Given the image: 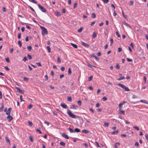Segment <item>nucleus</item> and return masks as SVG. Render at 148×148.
<instances>
[{"mask_svg":"<svg viewBox=\"0 0 148 148\" xmlns=\"http://www.w3.org/2000/svg\"><path fill=\"white\" fill-rule=\"evenodd\" d=\"M41 28L42 29V34L43 36H44L45 34H48L47 29L44 27L41 26Z\"/></svg>","mask_w":148,"mask_h":148,"instance_id":"f257e3e1","label":"nucleus"},{"mask_svg":"<svg viewBox=\"0 0 148 148\" xmlns=\"http://www.w3.org/2000/svg\"><path fill=\"white\" fill-rule=\"evenodd\" d=\"M67 113L71 117L74 119H75L77 118L76 116L73 114L70 110H68L67 111Z\"/></svg>","mask_w":148,"mask_h":148,"instance_id":"f03ea898","label":"nucleus"},{"mask_svg":"<svg viewBox=\"0 0 148 148\" xmlns=\"http://www.w3.org/2000/svg\"><path fill=\"white\" fill-rule=\"evenodd\" d=\"M118 85L122 87V88L124 89L126 91H130V90L128 87L122 84L119 83L118 84Z\"/></svg>","mask_w":148,"mask_h":148,"instance_id":"7ed1b4c3","label":"nucleus"},{"mask_svg":"<svg viewBox=\"0 0 148 148\" xmlns=\"http://www.w3.org/2000/svg\"><path fill=\"white\" fill-rule=\"evenodd\" d=\"M38 7L40 10L43 12H46V9L40 5V4H38Z\"/></svg>","mask_w":148,"mask_h":148,"instance_id":"20e7f679","label":"nucleus"},{"mask_svg":"<svg viewBox=\"0 0 148 148\" xmlns=\"http://www.w3.org/2000/svg\"><path fill=\"white\" fill-rule=\"evenodd\" d=\"M15 88L18 91V92H20V93L21 94H23L24 93V90L21 89L17 87H15Z\"/></svg>","mask_w":148,"mask_h":148,"instance_id":"39448f33","label":"nucleus"},{"mask_svg":"<svg viewBox=\"0 0 148 148\" xmlns=\"http://www.w3.org/2000/svg\"><path fill=\"white\" fill-rule=\"evenodd\" d=\"M62 136L65 138L67 139H69V136L65 133H63L62 134Z\"/></svg>","mask_w":148,"mask_h":148,"instance_id":"423d86ee","label":"nucleus"},{"mask_svg":"<svg viewBox=\"0 0 148 148\" xmlns=\"http://www.w3.org/2000/svg\"><path fill=\"white\" fill-rule=\"evenodd\" d=\"M81 44L82 45L86 47H88L89 46V45L86 43L83 42H81Z\"/></svg>","mask_w":148,"mask_h":148,"instance_id":"0eeeda50","label":"nucleus"},{"mask_svg":"<svg viewBox=\"0 0 148 148\" xmlns=\"http://www.w3.org/2000/svg\"><path fill=\"white\" fill-rule=\"evenodd\" d=\"M12 110V108H9L7 111L6 112V114L8 115H10V112L11 111V110Z\"/></svg>","mask_w":148,"mask_h":148,"instance_id":"6e6552de","label":"nucleus"},{"mask_svg":"<svg viewBox=\"0 0 148 148\" xmlns=\"http://www.w3.org/2000/svg\"><path fill=\"white\" fill-rule=\"evenodd\" d=\"M7 118L9 121H10L13 119V117L10 115H8Z\"/></svg>","mask_w":148,"mask_h":148,"instance_id":"1a4fd4ad","label":"nucleus"},{"mask_svg":"<svg viewBox=\"0 0 148 148\" xmlns=\"http://www.w3.org/2000/svg\"><path fill=\"white\" fill-rule=\"evenodd\" d=\"M77 106L76 105H71L70 107V108L71 109H77Z\"/></svg>","mask_w":148,"mask_h":148,"instance_id":"9d476101","label":"nucleus"},{"mask_svg":"<svg viewBox=\"0 0 148 148\" xmlns=\"http://www.w3.org/2000/svg\"><path fill=\"white\" fill-rule=\"evenodd\" d=\"M5 140L6 141V142L9 144V145H10V140L7 137V136H6L5 137Z\"/></svg>","mask_w":148,"mask_h":148,"instance_id":"9b49d317","label":"nucleus"},{"mask_svg":"<svg viewBox=\"0 0 148 148\" xmlns=\"http://www.w3.org/2000/svg\"><path fill=\"white\" fill-rule=\"evenodd\" d=\"M61 106L64 108H66L67 106L64 103H62L61 104Z\"/></svg>","mask_w":148,"mask_h":148,"instance_id":"f8f14e48","label":"nucleus"},{"mask_svg":"<svg viewBox=\"0 0 148 148\" xmlns=\"http://www.w3.org/2000/svg\"><path fill=\"white\" fill-rule=\"evenodd\" d=\"M123 23L124 25H125L127 27H128L130 28H131L130 26V25H129L126 22H125V21L123 22Z\"/></svg>","mask_w":148,"mask_h":148,"instance_id":"ddd939ff","label":"nucleus"},{"mask_svg":"<svg viewBox=\"0 0 148 148\" xmlns=\"http://www.w3.org/2000/svg\"><path fill=\"white\" fill-rule=\"evenodd\" d=\"M120 144L119 143L117 142L115 144L114 147L115 148H118V146H119Z\"/></svg>","mask_w":148,"mask_h":148,"instance_id":"4468645a","label":"nucleus"},{"mask_svg":"<svg viewBox=\"0 0 148 148\" xmlns=\"http://www.w3.org/2000/svg\"><path fill=\"white\" fill-rule=\"evenodd\" d=\"M91 57L94 58L96 60H98L99 58L96 56L94 55V54H92L91 55Z\"/></svg>","mask_w":148,"mask_h":148,"instance_id":"2eb2a0df","label":"nucleus"},{"mask_svg":"<svg viewBox=\"0 0 148 148\" xmlns=\"http://www.w3.org/2000/svg\"><path fill=\"white\" fill-rule=\"evenodd\" d=\"M71 45L74 47L75 48H77V46L76 45L73 43H71Z\"/></svg>","mask_w":148,"mask_h":148,"instance_id":"dca6fc26","label":"nucleus"},{"mask_svg":"<svg viewBox=\"0 0 148 148\" xmlns=\"http://www.w3.org/2000/svg\"><path fill=\"white\" fill-rule=\"evenodd\" d=\"M74 132H80V130L78 128H76L74 130Z\"/></svg>","mask_w":148,"mask_h":148,"instance_id":"f3484780","label":"nucleus"},{"mask_svg":"<svg viewBox=\"0 0 148 148\" xmlns=\"http://www.w3.org/2000/svg\"><path fill=\"white\" fill-rule=\"evenodd\" d=\"M71 73H72V72H71V68H69V70H68V74L69 75H70L71 74Z\"/></svg>","mask_w":148,"mask_h":148,"instance_id":"a211bd4d","label":"nucleus"},{"mask_svg":"<svg viewBox=\"0 0 148 148\" xmlns=\"http://www.w3.org/2000/svg\"><path fill=\"white\" fill-rule=\"evenodd\" d=\"M91 17L93 18H95L96 17L95 14L94 13H92L91 15Z\"/></svg>","mask_w":148,"mask_h":148,"instance_id":"6ab92c4d","label":"nucleus"},{"mask_svg":"<svg viewBox=\"0 0 148 148\" xmlns=\"http://www.w3.org/2000/svg\"><path fill=\"white\" fill-rule=\"evenodd\" d=\"M82 132L85 134H87L89 133V131L86 130H82Z\"/></svg>","mask_w":148,"mask_h":148,"instance_id":"aec40b11","label":"nucleus"},{"mask_svg":"<svg viewBox=\"0 0 148 148\" xmlns=\"http://www.w3.org/2000/svg\"><path fill=\"white\" fill-rule=\"evenodd\" d=\"M60 145L62 146H65V143L63 142H61L60 143Z\"/></svg>","mask_w":148,"mask_h":148,"instance_id":"412c9836","label":"nucleus"},{"mask_svg":"<svg viewBox=\"0 0 148 148\" xmlns=\"http://www.w3.org/2000/svg\"><path fill=\"white\" fill-rule=\"evenodd\" d=\"M118 130H116L115 131H114L112 132L111 134H118Z\"/></svg>","mask_w":148,"mask_h":148,"instance_id":"4be33fe9","label":"nucleus"},{"mask_svg":"<svg viewBox=\"0 0 148 148\" xmlns=\"http://www.w3.org/2000/svg\"><path fill=\"white\" fill-rule=\"evenodd\" d=\"M109 123H104L103 125V126L105 127H107L108 126Z\"/></svg>","mask_w":148,"mask_h":148,"instance_id":"5701e85b","label":"nucleus"},{"mask_svg":"<svg viewBox=\"0 0 148 148\" xmlns=\"http://www.w3.org/2000/svg\"><path fill=\"white\" fill-rule=\"evenodd\" d=\"M29 1L32 3H33L35 4L37 3V2L35 0H29Z\"/></svg>","mask_w":148,"mask_h":148,"instance_id":"b1692460","label":"nucleus"},{"mask_svg":"<svg viewBox=\"0 0 148 148\" xmlns=\"http://www.w3.org/2000/svg\"><path fill=\"white\" fill-rule=\"evenodd\" d=\"M97 36V34L95 32H94L92 34V37L95 38Z\"/></svg>","mask_w":148,"mask_h":148,"instance_id":"393cba45","label":"nucleus"},{"mask_svg":"<svg viewBox=\"0 0 148 148\" xmlns=\"http://www.w3.org/2000/svg\"><path fill=\"white\" fill-rule=\"evenodd\" d=\"M56 16H61V14L60 12H56Z\"/></svg>","mask_w":148,"mask_h":148,"instance_id":"a878e982","label":"nucleus"},{"mask_svg":"<svg viewBox=\"0 0 148 148\" xmlns=\"http://www.w3.org/2000/svg\"><path fill=\"white\" fill-rule=\"evenodd\" d=\"M29 80V79L26 77H24L23 78V80L25 82H28Z\"/></svg>","mask_w":148,"mask_h":148,"instance_id":"bb28decb","label":"nucleus"},{"mask_svg":"<svg viewBox=\"0 0 148 148\" xmlns=\"http://www.w3.org/2000/svg\"><path fill=\"white\" fill-rule=\"evenodd\" d=\"M27 57L28 58L29 60H30L32 59V57L31 55H30L29 54H27Z\"/></svg>","mask_w":148,"mask_h":148,"instance_id":"cd10ccee","label":"nucleus"},{"mask_svg":"<svg viewBox=\"0 0 148 148\" xmlns=\"http://www.w3.org/2000/svg\"><path fill=\"white\" fill-rule=\"evenodd\" d=\"M47 49L49 53L51 52V48L49 46H48L47 47Z\"/></svg>","mask_w":148,"mask_h":148,"instance_id":"c85d7f7f","label":"nucleus"},{"mask_svg":"<svg viewBox=\"0 0 148 148\" xmlns=\"http://www.w3.org/2000/svg\"><path fill=\"white\" fill-rule=\"evenodd\" d=\"M72 99L71 97H68L67 98V101L69 102H71L72 101Z\"/></svg>","mask_w":148,"mask_h":148,"instance_id":"c756f323","label":"nucleus"},{"mask_svg":"<svg viewBox=\"0 0 148 148\" xmlns=\"http://www.w3.org/2000/svg\"><path fill=\"white\" fill-rule=\"evenodd\" d=\"M29 51H31L32 49V47L31 46H28L27 47Z\"/></svg>","mask_w":148,"mask_h":148,"instance_id":"7c9ffc66","label":"nucleus"},{"mask_svg":"<svg viewBox=\"0 0 148 148\" xmlns=\"http://www.w3.org/2000/svg\"><path fill=\"white\" fill-rule=\"evenodd\" d=\"M125 79V77H120L118 79V80H122V79Z\"/></svg>","mask_w":148,"mask_h":148,"instance_id":"2f4dec72","label":"nucleus"},{"mask_svg":"<svg viewBox=\"0 0 148 148\" xmlns=\"http://www.w3.org/2000/svg\"><path fill=\"white\" fill-rule=\"evenodd\" d=\"M119 114H125V112L123 110L121 111V112H119Z\"/></svg>","mask_w":148,"mask_h":148,"instance_id":"473e14b6","label":"nucleus"},{"mask_svg":"<svg viewBox=\"0 0 148 148\" xmlns=\"http://www.w3.org/2000/svg\"><path fill=\"white\" fill-rule=\"evenodd\" d=\"M68 130L71 133H73L74 132V130H73V129H71L70 128H68Z\"/></svg>","mask_w":148,"mask_h":148,"instance_id":"72a5a7b5","label":"nucleus"},{"mask_svg":"<svg viewBox=\"0 0 148 148\" xmlns=\"http://www.w3.org/2000/svg\"><path fill=\"white\" fill-rule=\"evenodd\" d=\"M28 123L30 126H32V125L33 123L32 122L30 121H28Z\"/></svg>","mask_w":148,"mask_h":148,"instance_id":"f704fd0d","label":"nucleus"},{"mask_svg":"<svg viewBox=\"0 0 148 148\" xmlns=\"http://www.w3.org/2000/svg\"><path fill=\"white\" fill-rule=\"evenodd\" d=\"M123 105V104H122L121 103H120L119 104V108H122V106Z\"/></svg>","mask_w":148,"mask_h":148,"instance_id":"c9c22d12","label":"nucleus"},{"mask_svg":"<svg viewBox=\"0 0 148 148\" xmlns=\"http://www.w3.org/2000/svg\"><path fill=\"white\" fill-rule=\"evenodd\" d=\"M107 98L105 97H103L102 99V100L103 101H106L107 100Z\"/></svg>","mask_w":148,"mask_h":148,"instance_id":"e433bc0d","label":"nucleus"},{"mask_svg":"<svg viewBox=\"0 0 148 148\" xmlns=\"http://www.w3.org/2000/svg\"><path fill=\"white\" fill-rule=\"evenodd\" d=\"M5 60L7 63H9L10 62V60L8 57H7V58H6L5 59Z\"/></svg>","mask_w":148,"mask_h":148,"instance_id":"4c0bfd02","label":"nucleus"},{"mask_svg":"<svg viewBox=\"0 0 148 148\" xmlns=\"http://www.w3.org/2000/svg\"><path fill=\"white\" fill-rule=\"evenodd\" d=\"M18 43L19 46L21 47L22 46L21 42L20 40L18 41Z\"/></svg>","mask_w":148,"mask_h":148,"instance_id":"58836bf2","label":"nucleus"},{"mask_svg":"<svg viewBox=\"0 0 148 148\" xmlns=\"http://www.w3.org/2000/svg\"><path fill=\"white\" fill-rule=\"evenodd\" d=\"M82 29H83V28L81 27L80 29H78V30L77 31L78 32H80L82 31Z\"/></svg>","mask_w":148,"mask_h":148,"instance_id":"ea45409f","label":"nucleus"},{"mask_svg":"<svg viewBox=\"0 0 148 148\" xmlns=\"http://www.w3.org/2000/svg\"><path fill=\"white\" fill-rule=\"evenodd\" d=\"M57 62L58 63H60L61 62V60H60V58L59 57L58 58Z\"/></svg>","mask_w":148,"mask_h":148,"instance_id":"a19ab883","label":"nucleus"},{"mask_svg":"<svg viewBox=\"0 0 148 148\" xmlns=\"http://www.w3.org/2000/svg\"><path fill=\"white\" fill-rule=\"evenodd\" d=\"M116 67L117 69H119L120 66L118 64H117L116 65Z\"/></svg>","mask_w":148,"mask_h":148,"instance_id":"79ce46f5","label":"nucleus"},{"mask_svg":"<svg viewBox=\"0 0 148 148\" xmlns=\"http://www.w3.org/2000/svg\"><path fill=\"white\" fill-rule=\"evenodd\" d=\"M102 1H103L104 3H108L109 1V0H102Z\"/></svg>","mask_w":148,"mask_h":148,"instance_id":"37998d69","label":"nucleus"},{"mask_svg":"<svg viewBox=\"0 0 148 148\" xmlns=\"http://www.w3.org/2000/svg\"><path fill=\"white\" fill-rule=\"evenodd\" d=\"M32 108V105L31 104H29L28 107V108L29 109H31Z\"/></svg>","mask_w":148,"mask_h":148,"instance_id":"c03bdc74","label":"nucleus"},{"mask_svg":"<svg viewBox=\"0 0 148 148\" xmlns=\"http://www.w3.org/2000/svg\"><path fill=\"white\" fill-rule=\"evenodd\" d=\"M133 128L135 129L136 130L138 131L139 130V128L137 126H134L133 127Z\"/></svg>","mask_w":148,"mask_h":148,"instance_id":"a18cd8bd","label":"nucleus"},{"mask_svg":"<svg viewBox=\"0 0 148 148\" xmlns=\"http://www.w3.org/2000/svg\"><path fill=\"white\" fill-rule=\"evenodd\" d=\"M145 138L147 140V142L148 143V134H146L145 135Z\"/></svg>","mask_w":148,"mask_h":148,"instance_id":"49530a36","label":"nucleus"},{"mask_svg":"<svg viewBox=\"0 0 148 148\" xmlns=\"http://www.w3.org/2000/svg\"><path fill=\"white\" fill-rule=\"evenodd\" d=\"M27 60V58L26 57H25L23 59V60L24 62H25L26 60Z\"/></svg>","mask_w":148,"mask_h":148,"instance_id":"de8ad7c7","label":"nucleus"},{"mask_svg":"<svg viewBox=\"0 0 148 148\" xmlns=\"http://www.w3.org/2000/svg\"><path fill=\"white\" fill-rule=\"evenodd\" d=\"M29 139H30V140L31 141H32V142H33V137L32 136H29Z\"/></svg>","mask_w":148,"mask_h":148,"instance_id":"09e8293b","label":"nucleus"},{"mask_svg":"<svg viewBox=\"0 0 148 148\" xmlns=\"http://www.w3.org/2000/svg\"><path fill=\"white\" fill-rule=\"evenodd\" d=\"M92 77H93L92 76H91L90 77H89L88 78V81H91L92 79Z\"/></svg>","mask_w":148,"mask_h":148,"instance_id":"8fccbe9b","label":"nucleus"},{"mask_svg":"<svg viewBox=\"0 0 148 148\" xmlns=\"http://www.w3.org/2000/svg\"><path fill=\"white\" fill-rule=\"evenodd\" d=\"M113 40L112 38H111L110 40V43H111V45L113 43Z\"/></svg>","mask_w":148,"mask_h":148,"instance_id":"3c124183","label":"nucleus"},{"mask_svg":"<svg viewBox=\"0 0 148 148\" xmlns=\"http://www.w3.org/2000/svg\"><path fill=\"white\" fill-rule=\"evenodd\" d=\"M146 101H147L146 100H141L140 101V102H143V103H147Z\"/></svg>","mask_w":148,"mask_h":148,"instance_id":"603ef678","label":"nucleus"},{"mask_svg":"<svg viewBox=\"0 0 148 148\" xmlns=\"http://www.w3.org/2000/svg\"><path fill=\"white\" fill-rule=\"evenodd\" d=\"M116 35L118 37H120V36L119 34V33L118 32H116Z\"/></svg>","mask_w":148,"mask_h":148,"instance_id":"864d4df0","label":"nucleus"},{"mask_svg":"<svg viewBox=\"0 0 148 148\" xmlns=\"http://www.w3.org/2000/svg\"><path fill=\"white\" fill-rule=\"evenodd\" d=\"M22 95H21L20 96V99L21 100V101H24V100H22Z\"/></svg>","mask_w":148,"mask_h":148,"instance_id":"5fc2aeb1","label":"nucleus"},{"mask_svg":"<svg viewBox=\"0 0 148 148\" xmlns=\"http://www.w3.org/2000/svg\"><path fill=\"white\" fill-rule=\"evenodd\" d=\"M21 33H19L18 34V39H19L21 38Z\"/></svg>","mask_w":148,"mask_h":148,"instance_id":"6e6d98bb","label":"nucleus"},{"mask_svg":"<svg viewBox=\"0 0 148 148\" xmlns=\"http://www.w3.org/2000/svg\"><path fill=\"white\" fill-rule=\"evenodd\" d=\"M62 13H64L66 12L65 9L64 8L62 10Z\"/></svg>","mask_w":148,"mask_h":148,"instance_id":"4d7b16f0","label":"nucleus"},{"mask_svg":"<svg viewBox=\"0 0 148 148\" xmlns=\"http://www.w3.org/2000/svg\"><path fill=\"white\" fill-rule=\"evenodd\" d=\"M89 110L90 112H92V113H94V111L93 109L92 108H90L89 109Z\"/></svg>","mask_w":148,"mask_h":148,"instance_id":"13d9d810","label":"nucleus"},{"mask_svg":"<svg viewBox=\"0 0 148 148\" xmlns=\"http://www.w3.org/2000/svg\"><path fill=\"white\" fill-rule=\"evenodd\" d=\"M36 131L37 132H38L40 134H42V132H41L40 131V130H39L38 129H37L36 130Z\"/></svg>","mask_w":148,"mask_h":148,"instance_id":"bf43d9fd","label":"nucleus"},{"mask_svg":"<svg viewBox=\"0 0 148 148\" xmlns=\"http://www.w3.org/2000/svg\"><path fill=\"white\" fill-rule=\"evenodd\" d=\"M138 145H139L138 143V142H136L135 143V146H137V147H138Z\"/></svg>","mask_w":148,"mask_h":148,"instance_id":"052dcab7","label":"nucleus"},{"mask_svg":"<svg viewBox=\"0 0 148 148\" xmlns=\"http://www.w3.org/2000/svg\"><path fill=\"white\" fill-rule=\"evenodd\" d=\"M127 62H132V59H129L128 58H127Z\"/></svg>","mask_w":148,"mask_h":148,"instance_id":"680f3d73","label":"nucleus"},{"mask_svg":"<svg viewBox=\"0 0 148 148\" xmlns=\"http://www.w3.org/2000/svg\"><path fill=\"white\" fill-rule=\"evenodd\" d=\"M65 68L64 67H62L61 68V69L62 71H64Z\"/></svg>","mask_w":148,"mask_h":148,"instance_id":"e2e57ef3","label":"nucleus"},{"mask_svg":"<svg viewBox=\"0 0 148 148\" xmlns=\"http://www.w3.org/2000/svg\"><path fill=\"white\" fill-rule=\"evenodd\" d=\"M29 8L33 12H35V10L30 6H29Z\"/></svg>","mask_w":148,"mask_h":148,"instance_id":"0e129e2a","label":"nucleus"},{"mask_svg":"<svg viewBox=\"0 0 148 148\" xmlns=\"http://www.w3.org/2000/svg\"><path fill=\"white\" fill-rule=\"evenodd\" d=\"M122 50V49L121 48L119 47L118 48V51L119 52H120Z\"/></svg>","mask_w":148,"mask_h":148,"instance_id":"69168bd1","label":"nucleus"},{"mask_svg":"<svg viewBox=\"0 0 148 148\" xmlns=\"http://www.w3.org/2000/svg\"><path fill=\"white\" fill-rule=\"evenodd\" d=\"M45 78L46 79L45 80H48V76L47 75H45Z\"/></svg>","mask_w":148,"mask_h":148,"instance_id":"338daca9","label":"nucleus"},{"mask_svg":"<svg viewBox=\"0 0 148 148\" xmlns=\"http://www.w3.org/2000/svg\"><path fill=\"white\" fill-rule=\"evenodd\" d=\"M132 98L133 99L136 98H137L136 96L135 95H133L132 96Z\"/></svg>","mask_w":148,"mask_h":148,"instance_id":"774afa93","label":"nucleus"}]
</instances>
